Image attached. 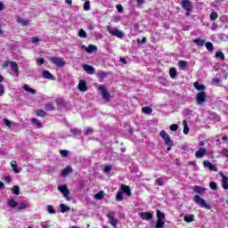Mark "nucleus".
Listing matches in <instances>:
<instances>
[{"mask_svg": "<svg viewBox=\"0 0 228 228\" xmlns=\"http://www.w3.org/2000/svg\"><path fill=\"white\" fill-rule=\"evenodd\" d=\"M30 122H31V124H33V126H36V127H37V129L44 127V125H42V122L39 119L33 118L30 119Z\"/></svg>", "mask_w": 228, "mask_h": 228, "instance_id": "obj_17", "label": "nucleus"}, {"mask_svg": "<svg viewBox=\"0 0 228 228\" xmlns=\"http://www.w3.org/2000/svg\"><path fill=\"white\" fill-rule=\"evenodd\" d=\"M218 19V13L216 12H212L210 13V20H216Z\"/></svg>", "mask_w": 228, "mask_h": 228, "instance_id": "obj_49", "label": "nucleus"}, {"mask_svg": "<svg viewBox=\"0 0 228 228\" xmlns=\"http://www.w3.org/2000/svg\"><path fill=\"white\" fill-rule=\"evenodd\" d=\"M42 76L45 79H51L52 81H54L55 79L53 74H51V72H49L48 70H44L42 72Z\"/></svg>", "mask_w": 228, "mask_h": 228, "instance_id": "obj_19", "label": "nucleus"}, {"mask_svg": "<svg viewBox=\"0 0 228 228\" xmlns=\"http://www.w3.org/2000/svg\"><path fill=\"white\" fill-rule=\"evenodd\" d=\"M136 42L139 45H142V44H145V42H147V38L143 37L142 40L141 39H136Z\"/></svg>", "mask_w": 228, "mask_h": 228, "instance_id": "obj_57", "label": "nucleus"}, {"mask_svg": "<svg viewBox=\"0 0 228 228\" xmlns=\"http://www.w3.org/2000/svg\"><path fill=\"white\" fill-rule=\"evenodd\" d=\"M44 63H45V60H44V58H38L37 60V65H44Z\"/></svg>", "mask_w": 228, "mask_h": 228, "instance_id": "obj_59", "label": "nucleus"}, {"mask_svg": "<svg viewBox=\"0 0 228 228\" xmlns=\"http://www.w3.org/2000/svg\"><path fill=\"white\" fill-rule=\"evenodd\" d=\"M117 10L118 13H122V12L124 11V7H122V5H117Z\"/></svg>", "mask_w": 228, "mask_h": 228, "instance_id": "obj_63", "label": "nucleus"}, {"mask_svg": "<svg viewBox=\"0 0 228 228\" xmlns=\"http://www.w3.org/2000/svg\"><path fill=\"white\" fill-rule=\"evenodd\" d=\"M223 154L228 158V150L226 148L223 149Z\"/></svg>", "mask_w": 228, "mask_h": 228, "instance_id": "obj_64", "label": "nucleus"}, {"mask_svg": "<svg viewBox=\"0 0 228 228\" xmlns=\"http://www.w3.org/2000/svg\"><path fill=\"white\" fill-rule=\"evenodd\" d=\"M159 135L161 136V138H163L166 145H174V141H172V139L170 138V135L167 134V131L161 130L159 133Z\"/></svg>", "mask_w": 228, "mask_h": 228, "instance_id": "obj_7", "label": "nucleus"}, {"mask_svg": "<svg viewBox=\"0 0 228 228\" xmlns=\"http://www.w3.org/2000/svg\"><path fill=\"white\" fill-rule=\"evenodd\" d=\"M157 218L158 220H165V213L161 212L160 210H157Z\"/></svg>", "mask_w": 228, "mask_h": 228, "instance_id": "obj_40", "label": "nucleus"}, {"mask_svg": "<svg viewBox=\"0 0 228 228\" xmlns=\"http://www.w3.org/2000/svg\"><path fill=\"white\" fill-rule=\"evenodd\" d=\"M18 209H20V211H21L22 209H28V208H30L29 203L26 202V201H20L18 203Z\"/></svg>", "mask_w": 228, "mask_h": 228, "instance_id": "obj_18", "label": "nucleus"}, {"mask_svg": "<svg viewBox=\"0 0 228 228\" xmlns=\"http://www.w3.org/2000/svg\"><path fill=\"white\" fill-rule=\"evenodd\" d=\"M92 133H94V128H92L90 126L84 130V134L86 136H88L89 134H92Z\"/></svg>", "mask_w": 228, "mask_h": 228, "instance_id": "obj_44", "label": "nucleus"}, {"mask_svg": "<svg viewBox=\"0 0 228 228\" xmlns=\"http://www.w3.org/2000/svg\"><path fill=\"white\" fill-rule=\"evenodd\" d=\"M216 58H220L221 60H225V55H224V52L218 51L216 53Z\"/></svg>", "mask_w": 228, "mask_h": 228, "instance_id": "obj_45", "label": "nucleus"}, {"mask_svg": "<svg viewBox=\"0 0 228 228\" xmlns=\"http://www.w3.org/2000/svg\"><path fill=\"white\" fill-rule=\"evenodd\" d=\"M165 227V221L157 219L155 228H163Z\"/></svg>", "mask_w": 228, "mask_h": 228, "instance_id": "obj_39", "label": "nucleus"}, {"mask_svg": "<svg viewBox=\"0 0 228 228\" xmlns=\"http://www.w3.org/2000/svg\"><path fill=\"white\" fill-rule=\"evenodd\" d=\"M194 191H195V193H199V194H200V193H204V191H206V188H202V187H200V186H194Z\"/></svg>", "mask_w": 228, "mask_h": 228, "instance_id": "obj_34", "label": "nucleus"}, {"mask_svg": "<svg viewBox=\"0 0 228 228\" xmlns=\"http://www.w3.org/2000/svg\"><path fill=\"white\" fill-rule=\"evenodd\" d=\"M94 199H96V200H102V199H104V191H101L100 192L96 193L94 195Z\"/></svg>", "mask_w": 228, "mask_h": 228, "instance_id": "obj_33", "label": "nucleus"}, {"mask_svg": "<svg viewBox=\"0 0 228 228\" xmlns=\"http://www.w3.org/2000/svg\"><path fill=\"white\" fill-rule=\"evenodd\" d=\"M206 48L208 49V51H209V53H213V43L211 42H207L205 45Z\"/></svg>", "mask_w": 228, "mask_h": 228, "instance_id": "obj_46", "label": "nucleus"}, {"mask_svg": "<svg viewBox=\"0 0 228 228\" xmlns=\"http://www.w3.org/2000/svg\"><path fill=\"white\" fill-rule=\"evenodd\" d=\"M20 191V188L19 186L15 185L12 187V193L14 195H19Z\"/></svg>", "mask_w": 228, "mask_h": 228, "instance_id": "obj_50", "label": "nucleus"}, {"mask_svg": "<svg viewBox=\"0 0 228 228\" xmlns=\"http://www.w3.org/2000/svg\"><path fill=\"white\" fill-rule=\"evenodd\" d=\"M111 166H105V167H104V172H105V174H110V172H111Z\"/></svg>", "mask_w": 228, "mask_h": 228, "instance_id": "obj_61", "label": "nucleus"}, {"mask_svg": "<svg viewBox=\"0 0 228 228\" xmlns=\"http://www.w3.org/2000/svg\"><path fill=\"white\" fill-rule=\"evenodd\" d=\"M139 216H141L142 220H152V213L150 212H140Z\"/></svg>", "mask_w": 228, "mask_h": 228, "instance_id": "obj_14", "label": "nucleus"}, {"mask_svg": "<svg viewBox=\"0 0 228 228\" xmlns=\"http://www.w3.org/2000/svg\"><path fill=\"white\" fill-rule=\"evenodd\" d=\"M35 114L37 115V117H45V115H47V113L44 110H37L35 111Z\"/></svg>", "mask_w": 228, "mask_h": 228, "instance_id": "obj_35", "label": "nucleus"}, {"mask_svg": "<svg viewBox=\"0 0 228 228\" xmlns=\"http://www.w3.org/2000/svg\"><path fill=\"white\" fill-rule=\"evenodd\" d=\"M41 228H53V224H51V222H46L41 224Z\"/></svg>", "mask_w": 228, "mask_h": 228, "instance_id": "obj_52", "label": "nucleus"}, {"mask_svg": "<svg viewBox=\"0 0 228 228\" xmlns=\"http://www.w3.org/2000/svg\"><path fill=\"white\" fill-rule=\"evenodd\" d=\"M3 124L7 127H12V121H10L9 119L4 118Z\"/></svg>", "mask_w": 228, "mask_h": 228, "instance_id": "obj_54", "label": "nucleus"}, {"mask_svg": "<svg viewBox=\"0 0 228 228\" xmlns=\"http://www.w3.org/2000/svg\"><path fill=\"white\" fill-rule=\"evenodd\" d=\"M206 101H208V95H206V92L201 91L196 94V102L199 106H202Z\"/></svg>", "mask_w": 228, "mask_h": 228, "instance_id": "obj_3", "label": "nucleus"}, {"mask_svg": "<svg viewBox=\"0 0 228 228\" xmlns=\"http://www.w3.org/2000/svg\"><path fill=\"white\" fill-rule=\"evenodd\" d=\"M84 10H85L86 12H88V10H90V1L86 0V1L85 2Z\"/></svg>", "mask_w": 228, "mask_h": 228, "instance_id": "obj_55", "label": "nucleus"}, {"mask_svg": "<svg viewBox=\"0 0 228 228\" xmlns=\"http://www.w3.org/2000/svg\"><path fill=\"white\" fill-rule=\"evenodd\" d=\"M194 44H196V45H199L200 47H202V45H204V44H206V40L200 39V38H196L194 40Z\"/></svg>", "mask_w": 228, "mask_h": 228, "instance_id": "obj_32", "label": "nucleus"}, {"mask_svg": "<svg viewBox=\"0 0 228 228\" xmlns=\"http://www.w3.org/2000/svg\"><path fill=\"white\" fill-rule=\"evenodd\" d=\"M142 113L146 115H151L152 113V109L151 107H142Z\"/></svg>", "mask_w": 228, "mask_h": 228, "instance_id": "obj_41", "label": "nucleus"}, {"mask_svg": "<svg viewBox=\"0 0 228 228\" xmlns=\"http://www.w3.org/2000/svg\"><path fill=\"white\" fill-rule=\"evenodd\" d=\"M222 187L224 190H228V177L227 176H224V178H222Z\"/></svg>", "mask_w": 228, "mask_h": 228, "instance_id": "obj_26", "label": "nucleus"}, {"mask_svg": "<svg viewBox=\"0 0 228 228\" xmlns=\"http://www.w3.org/2000/svg\"><path fill=\"white\" fill-rule=\"evenodd\" d=\"M97 51V46L94 45H89L86 48V53H88L89 54Z\"/></svg>", "mask_w": 228, "mask_h": 228, "instance_id": "obj_31", "label": "nucleus"}, {"mask_svg": "<svg viewBox=\"0 0 228 228\" xmlns=\"http://www.w3.org/2000/svg\"><path fill=\"white\" fill-rule=\"evenodd\" d=\"M70 133L71 134H69V136H74L76 134H78L79 130H77V128H70Z\"/></svg>", "mask_w": 228, "mask_h": 228, "instance_id": "obj_53", "label": "nucleus"}, {"mask_svg": "<svg viewBox=\"0 0 228 228\" xmlns=\"http://www.w3.org/2000/svg\"><path fill=\"white\" fill-rule=\"evenodd\" d=\"M183 134H188V133H190V127H188V121L184 119L183 121Z\"/></svg>", "mask_w": 228, "mask_h": 228, "instance_id": "obj_30", "label": "nucleus"}, {"mask_svg": "<svg viewBox=\"0 0 228 228\" xmlns=\"http://www.w3.org/2000/svg\"><path fill=\"white\" fill-rule=\"evenodd\" d=\"M97 76L100 79H104V77H107L108 73H106L104 71H100L97 73Z\"/></svg>", "mask_w": 228, "mask_h": 228, "instance_id": "obj_48", "label": "nucleus"}, {"mask_svg": "<svg viewBox=\"0 0 228 228\" xmlns=\"http://www.w3.org/2000/svg\"><path fill=\"white\" fill-rule=\"evenodd\" d=\"M4 95V86L0 84V97Z\"/></svg>", "mask_w": 228, "mask_h": 228, "instance_id": "obj_62", "label": "nucleus"}, {"mask_svg": "<svg viewBox=\"0 0 228 228\" xmlns=\"http://www.w3.org/2000/svg\"><path fill=\"white\" fill-rule=\"evenodd\" d=\"M194 87L196 88V90L204 92V90H206V86L200 84L199 82H195L194 83Z\"/></svg>", "mask_w": 228, "mask_h": 228, "instance_id": "obj_25", "label": "nucleus"}, {"mask_svg": "<svg viewBox=\"0 0 228 228\" xmlns=\"http://www.w3.org/2000/svg\"><path fill=\"white\" fill-rule=\"evenodd\" d=\"M22 88L27 94H30L31 95H35L37 94V91L33 88H31L28 85L24 84L22 86Z\"/></svg>", "mask_w": 228, "mask_h": 228, "instance_id": "obj_16", "label": "nucleus"}, {"mask_svg": "<svg viewBox=\"0 0 228 228\" xmlns=\"http://www.w3.org/2000/svg\"><path fill=\"white\" fill-rule=\"evenodd\" d=\"M58 106H59V111L65 112L70 110V103H69L63 99H59Z\"/></svg>", "mask_w": 228, "mask_h": 228, "instance_id": "obj_6", "label": "nucleus"}, {"mask_svg": "<svg viewBox=\"0 0 228 228\" xmlns=\"http://www.w3.org/2000/svg\"><path fill=\"white\" fill-rule=\"evenodd\" d=\"M83 69H84L85 72H87V74H94V72H95V69L88 64H85L83 66Z\"/></svg>", "mask_w": 228, "mask_h": 228, "instance_id": "obj_20", "label": "nucleus"}, {"mask_svg": "<svg viewBox=\"0 0 228 228\" xmlns=\"http://www.w3.org/2000/svg\"><path fill=\"white\" fill-rule=\"evenodd\" d=\"M58 190L62 193L64 199L67 200H72V198H70V190H69L67 185H61L58 187Z\"/></svg>", "mask_w": 228, "mask_h": 228, "instance_id": "obj_5", "label": "nucleus"}, {"mask_svg": "<svg viewBox=\"0 0 228 228\" xmlns=\"http://www.w3.org/2000/svg\"><path fill=\"white\" fill-rule=\"evenodd\" d=\"M11 167L14 174H20V172H22V169L19 167V166L17 165V161L15 160L11 161Z\"/></svg>", "mask_w": 228, "mask_h": 228, "instance_id": "obj_13", "label": "nucleus"}, {"mask_svg": "<svg viewBox=\"0 0 228 228\" xmlns=\"http://www.w3.org/2000/svg\"><path fill=\"white\" fill-rule=\"evenodd\" d=\"M46 111H54V105L53 103H47L45 105Z\"/></svg>", "mask_w": 228, "mask_h": 228, "instance_id": "obj_47", "label": "nucleus"}, {"mask_svg": "<svg viewBox=\"0 0 228 228\" xmlns=\"http://www.w3.org/2000/svg\"><path fill=\"white\" fill-rule=\"evenodd\" d=\"M193 200L200 208H205V209H211V205H208V203H206V200L200 198V196L195 195Z\"/></svg>", "mask_w": 228, "mask_h": 228, "instance_id": "obj_2", "label": "nucleus"}, {"mask_svg": "<svg viewBox=\"0 0 228 228\" xmlns=\"http://www.w3.org/2000/svg\"><path fill=\"white\" fill-rule=\"evenodd\" d=\"M121 191L122 193H126L127 197H131V188H129V186L122 184Z\"/></svg>", "mask_w": 228, "mask_h": 228, "instance_id": "obj_21", "label": "nucleus"}, {"mask_svg": "<svg viewBox=\"0 0 228 228\" xmlns=\"http://www.w3.org/2000/svg\"><path fill=\"white\" fill-rule=\"evenodd\" d=\"M11 69L15 72L16 74H19V65H17V62L12 61L11 62Z\"/></svg>", "mask_w": 228, "mask_h": 228, "instance_id": "obj_29", "label": "nucleus"}, {"mask_svg": "<svg viewBox=\"0 0 228 228\" xmlns=\"http://www.w3.org/2000/svg\"><path fill=\"white\" fill-rule=\"evenodd\" d=\"M7 206H9V208H12V209L15 208H18L19 206V202H17L15 200L11 199L7 201Z\"/></svg>", "mask_w": 228, "mask_h": 228, "instance_id": "obj_22", "label": "nucleus"}, {"mask_svg": "<svg viewBox=\"0 0 228 228\" xmlns=\"http://www.w3.org/2000/svg\"><path fill=\"white\" fill-rule=\"evenodd\" d=\"M157 184L158 186H163L165 184V178L164 177L158 178Z\"/></svg>", "mask_w": 228, "mask_h": 228, "instance_id": "obj_51", "label": "nucleus"}, {"mask_svg": "<svg viewBox=\"0 0 228 228\" xmlns=\"http://www.w3.org/2000/svg\"><path fill=\"white\" fill-rule=\"evenodd\" d=\"M178 66L180 67V69H186V67H188V61H178Z\"/></svg>", "mask_w": 228, "mask_h": 228, "instance_id": "obj_37", "label": "nucleus"}, {"mask_svg": "<svg viewBox=\"0 0 228 228\" xmlns=\"http://www.w3.org/2000/svg\"><path fill=\"white\" fill-rule=\"evenodd\" d=\"M16 22L18 24H20V26H28V24H29V22H31V21L28 19H25L24 17H22L20 15H17L16 16Z\"/></svg>", "mask_w": 228, "mask_h": 228, "instance_id": "obj_11", "label": "nucleus"}, {"mask_svg": "<svg viewBox=\"0 0 228 228\" xmlns=\"http://www.w3.org/2000/svg\"><path fill=\"white\" fill-rule=\"evenodd\" d=\"M78 37L80 38H86V37H88V35H86V31H85V29L81 28L79 31H78Z\"/></svg>", "mask_w": 228, "mask_h": 228, "instance_id": "obj_43", "label": "nucleus"}, {"mask_svg": "<svg viewBox=\"0 0 228 228\" xmlns=\"http://www.w3.org/2000/svg\"><path fill=\"white\" fill-rule=\"evenodd\" d=\"M107 217L109 218V223L112 227L117 228V225H118V221L117 218H115V212H109L107 214Z\"/></svg>", "mask_w": 228, "mask_h": 228, "instance_id": "obj_8", "label": "nucleus"}, {"mask_svg": "<svg viewBox=\"0 0 228 228\" xmlns=\"http://www.w3.org/2000/svg\"><path fill=\"white\" fill-rule=\"evenodd\" d=\"M79 92H86L88 90V86H86V80H80L77 86Z\"/></svg>", "mask_w": 228, "mask_h": 228, "instance_id": "obj_12", "label": "nucleus"}, {"mask_svg": "<svg viewBox=\"0 0 228 228\" xmlns=\"http://www.w3.org/2000/svg\"><path fill=\"white\" fill-rule=\"evenodd\" d=\"M181 6L186 12H191V10H193V5H191V2H190V0H183Z\"/></svg>", "mask_w": 228, "mask_h": 228, "instance_id": "obj_9", "label": "nucleus"}, {"mask_svg": "<svg viewBox=\"0 0 228 228\" xmlns=\"http://www.w3.org/2000/svg\"><path fill=\"white\" fill-rule=\"evenodd\" d=\"M169 129L171 131H177V129H179V126L178 125H175V124H173L169 126Z\"/></svg>", "mask_w": 228, "mask_h": 228, "instance_id": "obj_58", "label": "nucleus"}, {"mask_svg": "<svg viewBox=\"0 0 228 228\" xmlns=\"http://www.w3.org/2000/svg\"><path fill=\"white\" fill-rule=\"evenodd\" d=\"M65 64H66V62H65V61H63V59H61V58L58 59V67H65Z\"/></svg>", "mask_w": 228, "mask_h": 228, "instance_id": "obj_56", "label": "nucleus"}, {"mask_svg": "<svg viewBox=\"0 0 228 228\" xmlns=\"http://www.w3.org/2000/svg\"><path fill=\"white\" fill-rule=\"evenodd\" d=\"M98 90L101 92L102 99L105 101V102H111V94H110L105 86L100 85L98 86Z\"/></svg>", "mask_w": 228, "mask_h": 228, "instance_id": "obj_1", "label": "nucleus"}, {"mask_svg": "<svg viewBox=\"0 0 228 228\" xmlns=\"http://www.w3.org/2000/svg\"><path fill=\"white\" fill-rule=\"evenodd\" d=\"M124 200V194L122 191H118L116 195V200L118 202H122V200Z\"/></svg>", "mask_w": 228, "mask_h": 228, "instance_id": "obj_38", "label": "nucleus"}, {"mask_svg": "<svg viewBox=\"0 0 228 228\" xmlns=\"http://www.w3.org/2000/svg\"><path fill=\"white\" fill-rule=\"evenodd\" d=\"M204 154H206V148H201L196 151V158H204Z\"/></svg>", "mask_w": 228, "mask_h": 228, "instance_id": "obj_27", "label": "nucleus"}, {"mask_svg": "<svg viewBox=\"0 0 228 228\" xmlns=\"http://www.w3.org/2000/svg\"><path fill=\"white\" fill-rule=\"evenodd\" d=\"M107 30L110 35H112V37H117L118 38H122L124 37V32L117 28L107 26Z\"/></svg>", "mask_w": 228, "mask_h": 228, "instance_id": "obj_4", "label": "nucleus"}, {"mask_svg": "<svg viewBox=\"0 0 228 228\" xmlns=\"http://www.w3.org/2000/svg\"><path fill=\"white\" fill-rule=\"evenodd\" d=\"M47 212L49 213V215H56V209H54V207L48 205L46 207Z\"/></svg>", "mask_w": 228, "mask_h": 228, "instance_id": "obj_36", "label": "nucleus"}, {"mask_svg": "<svg viewBox=\"0 0 228 228\" xmlns=\"http://www.w3.org/2000/svg\"><path fill=\"white\" fill-rule=\"evenodd\" d=\"M209 186H210V188H211V190H217V186H216V183H215V182H211L210 183H209Z\"/></svg>", "mask_w": 228, "mask_h": 228, "instance_id": "obj_60", "label": "nucleus"}, {"mask_svg": "<svg viewBox=\"0 0 228 228\" xmlns=\"http://www.w3.org/2000/svg\"><path fill=\"white\" fill-rule=\"evenodd\" d=\"M72 172H74L72 167L68 166L64 169H62L61 175H62V177H67V175H69V174H72Z\"/></svg>", "mask_w": 228, "mask_h": 228, "instance_id": "obj_15", "label": "nucleus"}, {"mask_svg": "<svg viewBox=\"0 0 228 228\" xmlns=\"http://www.w3.org/2000/svg\"><path fill=\"white\" fill-rule=\"evenodd\" d=\"M169 76L172 79H175L177 77V69H175V68H171L169 69Z\"/></svg>", "mask_w": 228, "mask_h": 228, "instance_id": "obj_24", "label": "nucleus"}, {"mask_svg": "<svg viewBox=\"0 0 228 228\" xmlns=\"http://www.w3.org/2000/svg\"><path fill=\"white\" fill-rule=\"evenodd\" d=\"M203 167L205 168H208L211 170V172H218V167L216 166L213 165L209 160L203 161Z\"/></svg>", "mask_w": 228, "mask_h": 228, "instance_id": "obj_10", "label": "nucleus"}, {"mask_svg": "<svg viewBox=\"0 0 228 228\" xmlns=\"http://www.w3.org/2000/svg\"><path fill=\"white\" fill-rule=\"evenodd\" d=\"M59 152L62 158H69V154H70V151L67 150H61Z\"/></svg>", "mask_w": 228, "mask_h": 228, "instance_id": "obj_42", "label": "nucleus"}, {"mask_svg": "<svg viewBox=\"0 0 228 228\" xmlns=\"http://www.w3.org/2000/svg\"><path fill=\"white\" fill-rule=\"evenodd\" d=\"M184 222H187V224H190L191 222H194L195 220V215L191 214L190 216H185L183 217Z\"/></svg>", "mask_w": 228, "mask_h": 228, "instance_id": "obj_23", "label": "nucleus"}, {"mask_svg": "<svg viewBox=\"0 0 228 228\" xmlns=\"http://www.w3.org/2000/svg\"><path fill=\"white\" fill-rule=\"evenodd\" d=\"M60 209H61V213H69V211H70V207H68L65 204H61Z\"/></svg>", "mask_w": 228, "mask_h": 228, "instance_id": "obj_28", "label": "nucleus"}]
</instances>
